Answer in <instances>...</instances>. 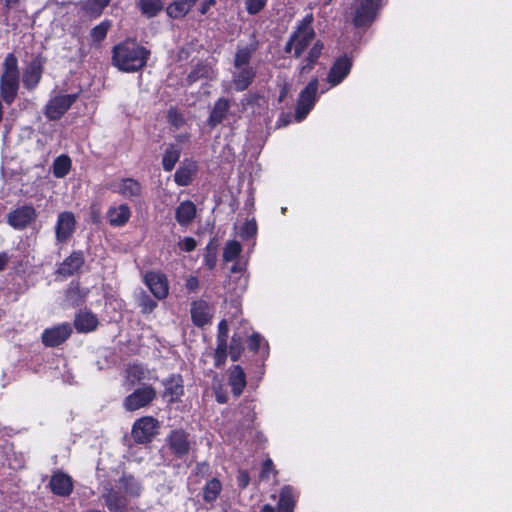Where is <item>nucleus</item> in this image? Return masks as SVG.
<instances>
[{"label": "nucleus", "mask_w": 512, "mask_h": 512, "mask_svg": "<svg viewBox=\"0 0 512 512\" xmlns=\"http://www.w3.org/2000/svg\"><path fill=\"white\" fill-rule=\"evenodd\" d=\"M267 0H246V10L250 15L258 14L266 5Z\"/></svg>", "instance_id": "nucleus-43"}, {"label": "nucleus", "mask_w": 512, "mask_h": 512, "mask_svg": "<svg viewBox=\"0 0 512 512\" xmlns=\"http://www.w3.org/2000/svg\"><path fill=\"white\" fill-rule=\"evenodd\" d=\"M106 217L111 226L121 227L129 221L131 210L127 204L111 206L107 210Z\"/></svg>", "instance_id": "nucleus-20"}, {"label": "nucleus", "mask_w": 512, "mask_h": 512, "mask_svg": "<svg viewBox=\"0 0 512 512\" xmlns=\"http://www.w3.org/2000/svg\"><path fill=\"white\" fill-rule=\"evenodd\" d=\"M167 117L168 121L177 128L180 127L184 122L181 114L178 113V111L174 108L169 109Z\"/></svg>", "instance_id": "nucleus-46"}, {"label": "nucleus", "mask_w": 512, "mask_h": 512, "mask_svg": "<svg viewBox=\"0 0 512 512\" xmlns=\"http://www.w3.org/2000/svg\"><path fill=\"white\" fill-rule=\"evenodd\" d=\"M233 83L237 91H244L249 87L255 77V70L251 66L235 68Z\"/></svg>", "instance_id": "nucleus-21"}, {"label": "nucleus", "mask_w": 512, "mask_h": 512, "mask_svg": "<svg viewBox=\"0 0 512 512\" xmlns=\"http://www.w3.org/2000/svg\"><path fill=\"white\" fill-rule=\"evenodd\" d=\"M314 38V34H292L285 46V51L288 53L293 51V55L299 58L310 47Z\"/></svg>", "instance_id": "nucleus-18"}, {"label": "nucleus", "mask_w": 512, "mask_h": 512, "mask_svg": "<svg viewBox=\"0 0 512 512\" xmlns=\"http://www.w3.org/2000/svg\"><path fill=\"white\" fill-rule=\"evenodd\" d=\"M111 0H82L79 3L83 16L95 18L101 15Z\"/></svg>", "instance_id": "nucleus-26"}, {"label": "nucleus", "mask_w": 512, "mask_h": 512, "mask_svg": "<svg viewBox=\"0 0 512 512\" xmlns=\"http://www.w3.org/2000/svg\"><path fill=\"white\" fill-rule=\"evenodd\" d=\"M76 219L72 212L64 211L58 215L55 227L56 240L65 243L75 232Z\"/></svg>", "instance_id": "nucleus-11"}, {"label": "nucleus", "mask_w": 512, "mask_h": 512, "mask_svg": "<svg viewBox=\"0 0 512 512\" xmlns=\"http://www.w3.org/2000/svg\"><path fill=\"white\" fill-rule=\"evenodd\" d=\"M226 357H227V354L215 353L214 354L215 366L216 367L223 366L226 361Z\"/></svg>", "instance_id": "nucleus-56"}, {"label": "nucleus", "mask_w": 512, "mask_h": 512, "mask_svg": "<svg viewBox=\"0 0 512 512\" xmlns=\"http://www.w3.org/2000/svg\"><path fill=\"white\" fill-rule=\"evenodd\" d=\"M352 66L353 59L351 57H349L347 54L339 56L336 58L328 72L326 79L327 82L332 87L339 85L349 75Z\"/></svg>", "instance_id": "nucleus-8"}, {"label": "nucleus", "mask_w": 512, "mask_h": 512, "mask_svg": "<svg viewBox=\"0 0 512 512\" xmlns=\"http://www.w3.org/2000/svg\"><path fill=\"white\" fill-rule=\"evenodd\" d=\"M260 343H261V336L258 333L252 334L248 340L249 349L254 352H257L259 350Z\"/></svg>", "instance_id": "nucleus-51"}, {"label": "nucleus", "mask_w": 512, "mask_h": 512, "mask_svg": "<svg viewBox=\"0 0 512 512\" xmlns=\"http://www.w3.org/2000/svg\"><path fill=\"white\" fill-rule=\"evenodd\" d=\"M72 333L69 323H62L43 331L41 339L46 347H57L65 342Z\"/></svg>", "instance_id": "nucleus-9"}, {"label": "nucleus", "mask_w": 512, "mask_h": 512, "mask_svg": "<svg viewBox=\"0 0 512 512\" xmlns=\"http://www.w3.org/2000/svg\"><path fill=\"white\" fill-rule=\"evenodd\" d=\"M262 512H275V509L271 505L266 504L263 506Z\"/></svg>", "instance_id": "nucleus-64"}, {"label": "nucleus", "mask_w": 512, "mask_h": 512, "mask_svg": "<svg viewBox=\"0 0 512 512\" xmlns=\"http://www.w3.org/2000/svg\"><path fill=\"white\" fill-rule=\"evenodd\" d=\"M318 79H312L307 86L300 92L297 101L295 118L298 122L302 121L317 100Z\"/></svg>", "instance_id": "nucleus-5"}, {"label": "nucleus", "mask_w": 512, "mask_h": 512, "mask_svg": "<svg viewBox=\"0 0 512 512\" xmlns=\"http://www.w3.org/2000/svg\"><path fill=\"white\" fill-rule=\"evenodd\" d=\"M196 205L192 201H183L181 202L175 211V218L176 221L181 226H187L189 225L196 216Z\"/></svg>", "instance_id": "nucleus-24"}, {"label": "nucleus", "mask_w": 512, "mask_h": 512, "mask_svg": "<svg viewBox=\"0 0 512 512\" xmlns=\"http://www.w3.org/2000/svg\"><path fill=\"white\" fill-rule=\"evenodd\" d=\"M256 50V44L251 43L249 46L239 48L236 52L234 59V68H241L245 66H250L249 62L252 56V53Z\"/></svg>", "instance_id": "nucleus-34"}, {"label": "nucleus", "mask_w": 512, "mask_h": 512, "mask_svg": "<svg viewBox=\"0 0 512 512\" xmlns=\"http://www.w3.org/2000/svg\"><path fill=\"white\" fill-rule=\"evenodd\" d=\"M196 1L197 0H175L167 7V14L171 18H182L191 10Z\"/></svg>", "instance_id": "nucleus-30"}, {"label": "nucleus", "mask_w": 512, "mask_h": 512, "mask_svg": "<svg viewBox=\"0 0 512 512\" xmlns=\"http://www.w3.org/2000/svg\"><path fill=\"white\" fill-rule=\"evenodd\" d=\"M71 168V160L67 155H60L54 160L53 174L57 178L65 177Z\"/></svg>", "instance_id": "nucleus-35"}, {"label": "nucleus", "mask_w": 512, "mask_h": 512, "mask_svg": "<svg viewBox=\"0 0 512 512\" xmlns=\"http://www.w3.org/2000/svg\"><path fill=\"white\" fill-rule=\"evenodd\" d=\"M228 323L226 320H221L218 324L217 339L228 340Z\"/></svg>", "instance_id": "nucleus-50"}, {"label": "nucleus", "mask_w": 512, "mask_h": 512, "mask_svg": "<svg viewBox=\"0 0 512 512\" xmlns=\"http://www.w3.org/2000/svg\"><path fill=\"white\" fill-rule=\"evenodd\" d=\"M379 9L380 5L377 0H353L351 14L354 25L357 28L367 27L375 20Z\"/></svg>", "instance_id": "nucleus-3"}, {"label": "nucleus", "mask_w": 512, "mask_h": 512, "mask_svg": "<svg viewBox=\"0 0 512 512\" xmlns=\"http://www.w3.org/2000/svg\"><path fill=\"white\" fill-rule=\"evenodd\" d=\"M246 269V264L241 262H236L232 265L230 272L232 274H243Z\"/></svg>", "instance_id": "nucleus-54"}, {"label": "nucleus", "mask_w": 512, "mask_h": 512, "mask_svg": "<svg viewBox=\"0 0 512 512\" xmlns=\"http://www.w3.org/2000/svg\"><path fill=\"white\" fill-rule=\"evenodd\" d=\"M170 450L177 457L182 458L187 455L190 450V441L188 434L183 430L172 431L167 439Z\"/></svg>", "instance_id": "nucleus-14"}, {"label": "nucleus", "mask_w": 512, "mask_h": 512, "mask_svg": "<svg viewBox=\"0 0 512 512\" xmlns=\"http://www.w3.org/2000/svg\"><path fill=\"white\" fill-rule=\"evenodd\" d=\"M294 506L295 500L293 495V489L289 486H286L280 492L278 512H293Z\"/></svg>", "instance_id": "nucleus-32"}, {"label": "nucleus", "mask_w": 512, "mask_h": 512, "mask_svg": "<svg viewBox=\"0 0 512 512\" xmlns=\"http://www.w3.org/2000/svg\"><path fill=\"white\" fill-rule=\"evenodd\" d=\"M180 158V148L176 145H169L162 158V165L165 171H172Z\"/></svg>", "instance_id": "nucleus-33"}, {"label": "nucleus", "mask_w": 512, "mask_h": 512, "mask_svg": "<svg viewBox=\"0 0 512 512\" xmlns=\"http://www.w3.org/2000/svg\"><path fill=\"white\" fill-rule=\"evenodd\" d=\"M193 170L190 167H179L175 174L174 180L179 186H187L191 183Z\"/></svg>", "instance_id": "nucleus-40"}, {"label": "nucleus", "mask_w": 512, "mask_h": 512, "mask_svg": "<svg viewBox=\"0 0 512 512\" xmlns=\"http://www.w3.org/2000/svg\"><path fill=\"white\" fill-rule=\"evenodd\" d=\"M205 264L209 269H213L216 265V257L215 255L207 254L205 257Z\"/></svg>", "instance_id": "nucleus-58"}, {"label": "nucleus", "mask_w": 512, "mask_h": 512, "mask_svg": "<svg viewBox=\"0 0 512 512\" xmlns=\"http://www.w3.org/2000/svg\"><path fill=\"white\" fill-rule=\"evenodd\" d=\"M84 264V255L81 251H74L68 256L57 269V273L62 276H71L78 272Z\"/></svg>", "instance_id": "nucleus-19"}, {"label": "nucleus", "mask_w": 512, "mask_h": 512, "mask_svg": "<svg viewBox=\"0 0 512 512\" xmlns=\"http://www.w3.org/2000/svg\"><path fill=\"white\" fill-rule=\"evenodd\" d=\"M158 425V420L155 419L154 417H142L136 420L132 427V438L136 443H148L157 433Z\"/></svg>", "instance_id": "nucleus-6"}, {"label": "nucleus", "mask_w": 512, "mask_h": 512, "mask_svg": "<svg viewBox=\"0 0 512 512\" xmlns=\"http://www.w3.org/2000/svg\"><path fill=\"white\" fill-rule=\"evenodd\" d=\"M144 280L157 299H164L168 295V282L164 274L150 271L145 274Z\"/></svg>", "instance_id": "nucleus-12"}, {"label": "nucleus", "mask_w": 512, "mask_h": 512, "mask_svg": "<svg viewBox=\"0 0 512 512\" xmlns=\"http://www.w3.org/2000/svg\"><path fill=\"white\" fill-rule=\"evenodd\" d=\"M221 389L219 388H215V395H216V400L217 402L221 403V404H224L227 402V395L223 392L220 391Z\"/></svg>", "instance_id": "nucleus-57"}, {"label": "nucleus", "mask_w": 512, "mask_h": 512, "mask_svg": "<svg viewBox=\"0 0 512 512\" xmlns=\"http://www.w3.org/2000/svg\"><path fill=\"white\" fill-rule=\"evenodd\" d=\"M313 15L307 14L297 26L296 32H313Z\"/></svg>", "instance_id": "nucleus-45"}, {"label": "nucleus", "mask_w": 512, "mask_h": 512, "mask_svg": "<svg viewBox=\"0 0 512 512\" xmlns=\"http://www.w3.org/2000/svg\"><path fill=\"white\" fill-rule=\"evenodd\" d=\"M140 306L144 313L152 312L157 306V302L152 300L149 296L145 295L140 299Z\"/></svg>", "instance_id": "nucleus-47"}, {"label": "nucleus", "mask_w": 512, "mask_h": 512, "mask_svg": "<svg viewBox=\"0 0 512 512\" xmlns=\"http://www.w3.org/2000/svg\"><path fill=\"white\" fill-rule=\"evenodd\" d=\"M199 286V281L196 277L194 276H190L187 278L186 280V288L190 291V292H194L197 290Z\"/></svg>", "instance_id": "nucleus-52"}, {"label": "nucleus", "mask_w": 512, "mask_h": 512, "mask_svg": "<svg viewBox=\"0 0 512 512\" xmlns=\"http://www.w3.org/2000/svg\"><path fill=\"white\" fill-rule=\"evenodd\" d=\"M19 3V0H5V5L8 8L15 7Z\"/></svg>", "instance_id": "nucleus-63"}, {"label": "nucleus", "mask_w": 512, "mask_h": 512, "mask_svg": "<svg viewBox=\"0 0 512 512\" xmlns=\"http://www.w3.org/2000/svg\"><path fill=\"white\" fill-rule=\"evenodd\" d=\"M119 488L123 489L124 492L133 498L140 497L142 493L141 483L135 479L132 475H123L119 481Z\"/></svg>", "instance_id": "nucleus-28"}, {"label": "nucleus", "mask_w": 512, "mask_h": 512, "mask_svg": "<svg viewBox=\"0 0 512 512\" xmlns=\"http://www.w3.org/2000/svg\"><path fill=\"white\" fill-rule=\"evenodd\" d=\"M322 49H323V43L320 40L314 38L309 47L308 56L306 58V61L316 62V60L321 55Z\"/></svg>", "instance_id": "nucleus-42"}, {"label": "nucleus", "mask_w": 512, "mask_h": 512, "mask_svg": "<svg viewBox=\"0 0 512 512\" xmlns=\"http://www.w3.org/2000/svg\"><path fill=\"white\" fill-rule=\"evenodd\" d=\"M101 497L110 512H126L128 501L119 491L105 487Z\"/></svg>", "instance_id": "nucleus-16"}, {"label": "nucleus", "mask_w": 512, "mask_h": 512, "mask_svg": "<svg viewBox=\"0 0 512 512\" xmlns=\"http://www.w3.org/2000/svg\"><path fill=\"white\" fill-rule=\"evenodd\" d=\"M37 214L33 206L24 205L11 211L7 215V222L14 229H25L36 218Z\"/></svg>", "instance_id": "nucleus-10"}, {"label": "nucleus", "mask_w": 512, "mask_h": 512, "mask_svg": "<svg viewBox=\"0 0 512 512\" xmlns=\"http://www.w3.org/2000/svg\"><path fill=\"white\" fill-rule=\"evenodd\" d=\"M8 261H9V257L7 255V253H5V252L0 253V271H2L5 268Z\"/></svg>", "instance_id": "nucleus-61"}, {"label": "nucleus", "mask_w": 512, "mask_h": 512, "mask_svg": "<svg viewBox=\"0 0 512 512\" xmlns=\"http://www.w3.org/2000/svg\"><path fill=\"white\" fill-rule=\"evenodd\" d=\"M181 249H183L186 252H191L196 248V241L192 237H185L180 243H179Z\"/></svg>", "instance_id": "nucleus-48"}, {"label": "nucleus", "mask_w": 512, "mask_h": 512, "mask_svg": "<svg viewBox=\"0 0 512 512\" xmlns=\"http://www.w3.org/2000/svg\"><path fill=\"white\" fill-rule=\"evenodd\" d=\"M229 384L232 388L233 394L236 397H239L246 387V375L240 365H235L231 368L229 374Z\"/></svg>", "instance_id": "nucleus-27"}, {"label": "nucleus", "mask_w": 512, "mask_h": 512, "mask_svg": "<svg viewBox=\"0 0 512 512\" xmlns=\"http://www.w3.org/2000/svg\"><path fill=\"white\" fill-rule=\"evenodd\" d=\"M191 318L196 326L208 324L212 318V309L206 301L197 300L191 304Z\"/></svg>", "instance_id": "nucleus-17"}, {"label": "nucleus", "mask_w": 512, "mask_h": 512, "mask_svg": "<svg viewBox=\"0 0 512 512\" xmlns=\"http://www.w3.org/2000/svg\"><path fill=\"white\" fill-rule=\"evenodd\" d=\"M314 63H315V62H309V61H306V64H304L303 66H301V68H300V73H301V74L309 73V72L313 69Z\"/></svg>", "instance_id": "nucleus-62"}, {"label": "nucleus", "mask_w": 512, "mask_h": 512, "mask_svg": "<svg viewBox=\"0 0 512 512\" xmlns=\"http://www.w3.org/2000/svg\"><path fill=\"white\" fill-rule=\"evenodd\" d=\"M237 483L241 489L246 488L250 483V476L247 471L241 470L237 475Z\"/></svg>", "instance_id": "nucleus-49"}, {"label": "nucleus", "mask_w": 512, "mask_h": 512, "mask_svg": "<svg viewBox=\"0 0 512 512\" xmlns=\"http://www.w3.org/2000/svg\"><path fill=\"white\" fill-rule=\"evenodd\" d=\"M257 232V225H256V222L254 220L252 221H248L246 222L241 230H240V235L241 237L243 238H250V237H253Z\"/></svg>", "instance_id": "nucleus-44"}, {"label": "nucleus", "mask_w": 512, "mask_h": 512, "mask_svg": "<svg viewBox=\"0 0 512 512\" xmlns=\"http://www.w3.org/2000/svg\"><path fill=\"white\" fill-rule=\"evenodd\" d=\"M77 97V94H65L51 98L45 106V116L49 120L60 119L77 100Z\"/></svg>", "instance_id": "nucleus-7"}, {"label": "nucleus", "mask_w": 512, "mask_h": 512, "mask_svg": "<svg viewBox=\"0 0 512 512\" xmlns=\"http://www.w3.org/2000/svg\"><path fill=\"white\" fill-rule=\"evenodd\" d=\"M109 189L130 200L140 197L142 191L141 184L132 178H125L112 183Z\"/></svg>", "instance_id": "nucleus-13"}, {"label": "nucleus", "mask_w": 512, "mask_h": 512, "mask_svg": "<svg viewBox=\"0 0 512 512\" xmlns=\"http://www.w3.org/2000/svg\"><path fill=\"white\" fill-rule=\"evenodd\" d=\"M150 51L136 41L127 39L114 46L113 65L123 72H135L145 66Z\"/></svg>", "instance_id": "nucleus-1"}, {"label": "nucleus", "mask_w": 512, "mask_h": 512, "mask_svg": "<svg viewBox=\"0 0 512 512\" xmlns=\"http://www.w3.org/2000/svg\"><path fill=\"white\" fill-rule=\"evenodd\" d=\"M214 4L215 0H204L200 8L201 14H205L209 10V8Z\"/></svg>", "instance_id": "nucleus-59"}, {"label": "nucleus", "mask_w": 512, "mask_h": 512, "mask_svg": "<svg viewBox=\"0 0 512 512\" xmlns=\"http://www.w3.org/2000/svg\"><path fill=\"white\" fill-rule=\"evenodd\" d=\"M222 491V484L217 478H212L203 487V500L206 503L216 501Z\"/></svg>", "instance_id": "nucleus-31"}, {"label": "nucleus", "mask_w": 512, "mask_h": 512, "mask_svg": "<svg viewBox=\"0 0 512 512\" xmlns=\"http://www.w3.org/2000/svg\"><path fill=\"white\" fill-rule=\"evenodd\" d=\"M138 5L141 12L148 17L155 16L161 10L160 0H139Z\"/></svg>", "instance_id": "nucleus-39"}, {"label": "nucleus", "mask_w": 512, "mask_h": 512, "mask_svg": "<svg viewBox=\"0 0 512 512\" xmlns=\"http://www.w3.org/2000/svg\"><path fill=\"white\" fill-rule=\"evenodd\" d=\"M230 103L228 99L219 98L215 103L208 117L207 123L210 127L220 124L228 114Z\"/></svg>", "instance_id": "nucleus-22"}, {"label": "nucleus", "mask_w": 512, "mask_h": 512, "mask_svg": "<svg viewBox=\"0 0 512 512\" xmlns=\"http://www.w3.org/2000/svg\"><path fill=\"white\" fill-rule=\"evenodd\" d=\"M211 69L209 66L205 64H197L193 70L188 74L187 81L189 84H192L199 79L209 78L211 74Z\"/></svg>", "instance_id": "nucleus-38"}, {"label": "nucleus", "mask_w": 512, "mask_h": 512, "mask_svg": "<svg viewBox=\"0 0 512 512\" xmlns=\"http://www.w3.org/2000/svg\"><path fill=\"white\" fill-rule=\"evenodd\" d=\"M126 378L131 381L132 384L142 381L156 380L157 375L155 372L150 371L141 364L130 365L126 370Z\"/></svg>", "instance_id": "nucleus-23"}, {"label": "nucleus", "mask_w": 512, "mask_h": 512, "mask_svg": "<svg viewBox=\"0 0 512 512\" xmlns=\"http://www.w3.org/2000/svg\"><path fill=\"white\" fill-rule=\"evenodd\" d=\"M42 75V67L40 62L33 60L29 63L23 73V85L31 90L39 83Z\"/></svg>", "instance_id": "nucleus-25"}, {"label": "nucleus", "mask_w": 512, "mask_h": 512, "mask_svg": "<svg viewBox=\"0 0 512 512\" xmlns=\"http://www.w3.org/2000/svg\"><path fill=\"white\" fill-rule=\"evenodd\" d=\"M242 341L241 338L233 335L229 346V356L232 361H237L242 353Z\"/></svg>", "instance_id": "nucleus-41"}, {"label": "nucleus", "mask_w": 512, "mask_h": 512, "mask_svg": "<svg viewBox=\"0 0 512 512\" xmlns=\"http://www.w3.org/2000/svg\"><path fill=\"white\" fill-rule=\"evenodd\" d=\"M110 29V22L104 21L100 25L96 26L92 32H106Z\"/></svg>", "instance_id": "nucleus-60"}, {"label": "nucleus", "mask_w": 512, "mask_h": 512, "mask_svg": "<svg viewBox=\"0 0 512 512\" xmlns=\"http://www.w3.org/2000/svg\"><path fill=\"white\" fill-rule=\"evenodd\" d=\"M227 340L217 339V347L215 353L227 354Z\"/></svg>", "instance_id": "nucleus-55"}, {"label": "nucleus", "mask_w": 512, "mask_h": 512, "mask_svg": "<svg viewBox=\"0 0 512 512\" xmlns=\"http://www.w3.org/2000/svg\"><path fill=\"white\" fill-rule=\"evenodd\" d=\"M241 251L242 247L238 241L232 240L227 242L223 252L224 261L231 262L236 260L237 257L240 255Z\"/></svg>", "instance_id": "nucleus-37"}, {"label": "nucleus", "mask_w": 512, "mask_h": 512, "mask_svg": "<svg viewBox=\"0 0 512 512\" xmlns=\"http://www.w3.org/2000/svg\"><path fill=\"white\" fill-rule=\"evenodd\" d=\"M156 396V390L150 385H145L125 397L123 406L127 411H136L149 406L155 400Z\"/></svg>", "instance_id": "nucleus-4"}, {"label": "nucleus", "mask_w": 512, "mask_h": 512, "mask_svg": "<svg viewBox=\"0 0 512 512\" xmlns=\"http://www.w3.org/2000/svg\"><path fill=\"white\" fill-rule=\"evenodd\" d=\"M165 386L166 388L164 395L170 397L169 402H175L180 398V396L183 395V385L178 382H174L173 378L167 381Z\"/></svg>", "instance_id": "nucleus-36"}, {"label": "nucleus", "mask_w": 512, "mask_h": 512, "mask_svg": "<svg viewBox=\"0 0 512 512\" xmlns=\"http://www.w3.org/2000/svg\"><path fill=\"white\" fill-rule=\"evenodd\" d=\"M49 486L54 494L62 497L69 496L73 491L72 478L61 471L52 475Z\"/></svg>", "instance_id": "nucleus-15"}, {"label": "nucleus", "mask_w": 512, "mask_h": 512, "mask_svg": "<svg viewBox=\"0 0 512 512\" xmlns=\"http://www.w3.org/2000/svg\"><path fill=\"white\" fill-rule=\"evenodd\" d=\"M75 328L79 332H90L98 325L97 317L90 312H81L75 318Z\"/></svg>", "instance_id": "nucleus-29"}, {"label": "nucleus", "mask_w": 512, "mask_h": 512, "mask_svg": "<svg viewBox=\"0 0 512 512\" xmlns=\"http://www.w3.org/2000/svg\"><path fill=\"white\" fill-rule=\"evenodd\" d=\"M18 62L13 54H8L3 65V73L0 78V91L3 101L10 105L19 88Z\"/></svg>", "instance_id": "nucleus-2"}, {"label": "nucleus", "mask_w": 512, "mask_h": 512, "mask_svg": "<svg viewBox=\"0 0 512 512\" xmlns=\"http://www.w3.org/2000/svg\"><path fill=\"white\" fill-rule=\"evenodd\" d=\"M273 470V462L271 459H267L262 466L261 477H267L268 474Z\"/></svg>", "instance_id": "nucleus-53"}]
</instances>
